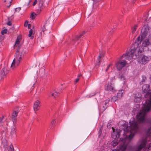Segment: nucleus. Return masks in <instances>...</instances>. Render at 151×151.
Masks as SVG:
<instances>
[{"mask_svg": "<svg viewBox=\"0 0 151 151\" xmlns=\"http://www.w3.org/2000/svg\"><path fill=\"white\" fill-rule=\"evenodd\" d=\"M51 96H54H54H55L54 95V93H52V94H51Z\"/></svg>", "mask_w": 151, "mask_h": 151, "instance_id": "obj_45", "label": "nucleus"}, {"mask_svg": "<svg viewBox=\"0 0 151 151\" xmlns=\"http://www.w3.org/2000/svg\"><path fill=\"white\" fill-rule=\"evenodd\" d=\"M79 78H77L76 79H75V83H77L78 81H79Z\"/></svg>", "mask_w": 151, "mask_h": 151, "instance_id": "obj_37", "label": "nucleus"}, {"mask_svg": "<svg viewBox=\"0 0 151 151\" xmlns=\"http://www.w3.org/2000/svg\"><path fill=\"white\" fill-rule=\"evenodd\" d=\"M37 0H35V1L33 4V6L35 5V4H37Z\"/></svg>", "mask_w": 151, "mask_h": 151, "instance_id": "obj_41", "label": "nucleus"}, {"mask_svg": "<svg viewBox=\"0 0 151 151\" xmlns=\"http://www.w3.org/2000/svg\"><path fill=\"white\" fill-rule=\"evenodd\" d=\"M85 32L84 31H83L82 33L79 35L76 36L74 38L72 39V43L73 45H77L78 44L79 42H78L79 39L81 37L85 34Z\"/></svg>", "mask_w": 151, "mask_h": 151, "instance_id": "obj_7", "label": "nucleus"}, {"mask_svg": "<svg viewBox=\"0 0 151 151\" xmlns=\"http://www.w3.org/2000/svg\"><path fill=\"white\" fill-rule=\"evenodd\" d=\"M28 23V21L27 20H26L24 23V26L25 27H27Z\"/></svg>", "mask_w": 151, "mask_h": 151, "instance_id": "obj_35", "label": "nucleus"}, {"mask_svg": "<svg viewBox=\"0 0 151 151\" xmlns=\"http://www.w3.org/2000/svg\"><path fill=\"white\" fill-rule=\"evenodd\" d=\"M113 86V85L111 83H109L106 85L105 88V90L114 92L115 91V90L114 87Z\"/></svg>", "mask_w": 151, "mask_h": 151, "instance_id": "obj_10", "label": "nucleus"}, {"mask_svg": "<svg viewBox=\"0 0 151 151\" xmlns=\"http://www.w3.org/2000/svg\"><path fill=\"white\" fill-rule=\"evenodd\" d=\"M54 93L55 95L54 96V97L55 98V96H58L60 94L59 92H57L55 91H54Z\"/></svg>", "mask_w": 151, "mask_h": 151, "instance_id": "obj_32", "label": "nucleus"}, {"mask_svg": "<svg viewBox=\"0 0 151 151\" xmlns=\"http://www.w3.org/2000/svg\"><path fill=\"white\" fill-rule=\"evenodd\" d=\"M7 24L9 26H11L12 25V23L11 22L9 21L7 23Z\"/></svg>", "mask_w": 151, "mask_h": 151, "instance_id": "obj_38", "label": "nucleus"}, {"mask_svg": "<svg viewBox=\"0 0 151 151\" xmlns=\"http://www.w3.org/2000/svg\"><path fill=\"white\" fill-rule=\"evenodd\" d=\"M150 85H144L142 87V90L143 93H145V97H149L143 104L144 108L141 110L137 116V120L134 121L132 119L129 122L130 124L129 127L127 124H124L122 129L124 131L123 138L120 139L121 144L117 148H127L129 146V143L132 139L134 134L142 126L143 123L147 122L145 117L147 113L151 109V90L150 91Z\"/></svg>", "mask_w": 151, "mask_h": 151, "instance_id": "obj_1", "label": "nucleus"}, {"mask_svg": "<svg viewBox=\"0 0 151 151\" xmlns=\"http://www.w3.org/2000/svg\"><path fill=\"white\" fill-rule=\"evenodd\" d=\"M116 139L114 140L111 143V145L113 146H115L117 145L118 143Z\"/></svg>", "mask_w": 151, "mask_h": 151, "instance_id": "obj_22", "label": "nucleus"}, {"mask_svg": "<svg viewBox=\"0 0 151 151\" xmlns=\"http://www.w3.org/2000/svg\"><path fill=\"white\" fill-rule=\"evenodd\" d=\"M40 106V102L38 100H36L34 103L33 105V109L35 112L38 111Z\"/></svg>", "mask_w": 151, "mask_h": 151, "instance_id": "obj_11", "label": "nucleus"}, {"mask_svg": "<svg viewBox=\"0 0 151 151\" xmlns=\"http://www.w3.org/2000/svg\"><path fill=\"white\" fill-rule=\"evenodd\" d=\"M142 78V81L141 82V83H142V84H143V83L144 82H145V81L146 80V78L145 76H143Z\"/></svg>", "mask_w": 151, "mask_h": 151, "instance_id": "obj_30", "label": "nucleus"}, {"mask_svg": "<svg viewBox=\"0 0 151 151\" xmlns=\"http://www.w3.org/2000/svg\"><path fill=\"white\" fill-rule=\"evenodd\" d=\"M21 39L20 37H18L17 38V39L15 42V43L14 46V48H15L16 47H17V45H19Z\"/></svg>", "mask_w": 151, "mask_h": 151, "instance_id": "obj_18", "label": "nucleus"}, {"mask_svg": "<svg viewBox=\"0 0 151 151\" xmlns=\"http://www.w3.org/2000/svg\"><path fill=\"white\" fill-rule=\"evenodd\" d=\"M12 0H5L4 2L6 3V5L7 7H9L11 5Z\"/></svg>", "mask_w": 151, "mask_h": 151, "instance_id": "obj_19", "label": "nucleus"}, {"mask_svg": "<svg viewBox=\"0 0 151 151\" xmlns=\"http://www.w3.org/2000/svg\"><path fill=\"white\" fill-rule=\"evenodd\" d=\"M104 52H102L101 53H100L99 55V56L98 58V62L99 63L101 62L100 59L102 57H104Z\"/></svg>", "mask_w": 151, "mask_h": 151, "instance_id": "obj_21", "label": "nucleus"}, {"mask_svg": "<svg viewBox=\"0 0 151 151\" xmlns=\"http://www.w3.org/2000/svg\"><path fill=\"white\" fill-rule=\"evenodd\" d=\"M136 1V0H133V3H134L135 2V1Z\"/></svg>", "mask_w": 151, "mask_h": 151, "instance_id": "obj_47", "label": "nucleus"}, {"mask_svg": "<svg viewBox=\"0 0 151 151\" xmlns=\"http://www.w3.org/2000/svg\"><path fill=\"white\" fill-rule=\"evenodd\" d=\"M33 31L32 29H31L29 32V34L28 36L29 37H31V39H32L34 37L33 36H32V34Z\"/></svg>", "mask_w": 151, "mask_h": 151, "instance_id": "obj_24", "label": "nucleus"}, {"mask_svg": "<svg viewBox=\"0 0 151 151\" xmlns=\"http://www.w3.org/2000/svg\"><path fill=\"white\" fill-rule=\"evenodd\" d=\"M124 91L123 90H122L119 91L117 93V98H118L119 99H120L121 98H122Z\"/></svg>", "mask_w": 151, "mask_h": 151, "instance_id": "obj_16", "label": "nucleus"}, {"mask_svg": "<svg viewBox=\"0 0 151 151\" xmlns=\"http://www.w3.org/2000/svg\"><path fill=\"white\" fill-rule=\"evenodd\" d=\"M145 151H151V143L147 146L145 149Z\"/></svg>", "mask_w": 151, "mask_h": 151, "instance_id": "obj_20", "label": "nucleus"}, {"mask_svg": "<svg viewBox=\"0 0 151 151\" xmlns=\"http://www.w3.org/2000/svg\"><path fill=\"white\" fill-rule=\"evenodd\" d=\"M134 101L136 102H139L141 99V95L139 93H136L135 94Z\"/></svg>", "mask_w": 151, "mask_h": 151, "instance_id": "obj_12", "label": "nucleus"}, {"mask_svg": "<svg viewBox=\"0 0 151 151\" xmlns=\"http://www.w3.org/2000/svg\"><path fill=\"white\" fill-rule=\"evenodd\" d=\"M31 27V24H29L28 25V27L29 29H30Z\"/></svg>", "mask_w": 151, "mask_h": 151, "instance_id": "obj_43", "label": "nucleus"}, {"mask_svg": "<svg viewBox=\"0 0 151 151\" xmlns=\"http://www.w3.org/2000/svg\"><path fill=\"white\" fill-rule=\"evenodd\" d=\"M101 129H100L99 130V136H100L101 135Z\"/></svg>", "mask_w": 151, "mask_h": 151, "instance_id": "obj_42", "label": "nucleus"}, {"mask_svg": "<svg viewBox=\"0 0 151 151\" xmlns=\"http://www.w3.org/2000/svg\"><path fill=\"white\" fill-rule=\"evenodd\" d=\"M148 30L146 27L142 28L141 30V35L137 38L134 44L132 45L129 51L123 54L120 59L124 58L129 60L133 58L134 54L136 56H139L143 51L144 47L151 45V35H150L147 39L144 40L147 35Z\"/></svg>", "mask_w": 151, "mask_h": 151, "instance_id": "obj_2", "label": "nucleus"}, {"mask_svg": "<svg viewBox=\"0 0 151 151\" xmlns=\"http://www.w3.org/2000/svg\"><path fill=\"white\" fill-rule=\"evenodd\" d=\"M102 105H103L101 103L100 104L99 106V110L101 112H103L106 109V107L105 106L104 107V106H103Z\"/></svg>", "mask_w": 151, "mask_h": 151, "instance_id": "obj_17", "label": "nucleus"}, {"mask_svg": "<svg viewBox=\"0 0 151 151\" xmlns=\"http://www.w3.org/2000/svg\"><path fill=\"white\" fill-rule=\"evenodd\" d=\"M82 76V75L81 74H78V78H79V77H80V76Z\"/></svg>", "mask_w": 151, "mask_h": 151, "instance_id": "obj_44", "label": "nucleus"}, {"mask_svg": "<svg viewBox=\"0 0 151 151\" xmlns=\"http://www.w3.org/2000/svg\"><path fill=\"white\" fill-rule=\"evenodd\" d=\"M120 78H121V80L123 81L125 80V78L123 76V75L121 76V77H120Z\"/></svg>", "mask_w": 151, "mask_h": 151, "instance_id": "obj_34", "label": "nucleus"}, {"mask_svg": "<svg viewBox=\"0 0 151 151\" xmlns=\"http://www.w3.org/2000/svg\"><path fill=\"white\" fill-rule=\"evenodd\" d=\"M20 9L21 8L20 7L16 8L15 9V12H19L20 11Z\"/></svg>", "mask_w": 151, "mask_h": 151, "instance_id": "obj_33", "label": "nucleus"}, {"mask_svg": "<svg viewBox=\"0 0 151 151\" xmlns=\"http://www.w3.org/2000/svg\"><path fill=\"white\" fill-rule=\"evenodd\" d=\"M113 132L111 134V137L114 139L118 138L120 136L121 131L120 129H117L116 131L113 129Z\"/></svg>", "mask_w": 151, "mask_h": 151, "instance_id": "obj_8", "label": "nucleus"}, {"mask_svg": "<svg viewBox=\"0 0 151 151\" xmlns=\"http://www.w3.org/2000/svg\"><path fill=\"white\" fill-rule=\"evenodd\" d=\"M45 30H46V29H45V25H44L42 28V31L43 32H44V31H45Z\"/></svg>", "mask_w": 151, "mask_h": 151, "instance_id": "obj_39", "label": "nucleus"}, {"mask_svg": "<svg viewBox=\"0 0 151 151\" xmlns=\"http://www.w3.org/2000/svg\"><path fill=\"white\" fill-rule=\"evenodd\" d=\"M112 65V64H109V66H108V67H107V68L106 69V72H107V71L108 70V69H109V67H110Z\"/></svg>", "mask_w": 151, "mask_h": 151, "instance_id": "obj_36", "label": "nucleus"}, {"mask_svg": "<svg viewBox=\"0 0 151 151\" xmlns=\"http://www.w3.org/2000/svg\"><path fill=\"white\" fill-rule=\"evenodd\" d=\"M42 0H38L39 2H40V4L39 5L40 6V4H41V6L42 5L43 3L42 2Z\"/></svg>", "mask_w": 151, "mask_h": 151, "instance_id": "obj_40", "label": "nucleus"}, {"mask_svg": "<svg viewBox=\"0 0 151 151\" xmlns=\"http://www.w3.org/2000/svg\"><path fill=\"white\" fill-rule=\"evenodd\" d=\"M119 99L117 98V96H113L111 99V101L112 102H115L116 101V100Z\"/></svg>", "mask_w": 151, "mask_h": 151, "instance_id": "obj_27", "label": "nucleus"}, {"mask_svg": "<svg viewBox=\"0 0 151 151\" xmlns=\"http://www.w3.org/2000/svg\"><path fill=\"white\" fill-rule=\"evenodd\" d=\"M36 16V14L35 13H32L31 14V17H32V19H35V18Z\"/></svg>", "mask_w": 151, "mask_h": 151, "instance_id": "obj_28", "label": "nucleus"}, {"mask_svg": "<svg viewBox=\"0 0 151 151\" xmlns=\"http://www.w3.org/2000/svg\"><path fill=\"white\" fill-rule=\"evenodd\" d=\"M138 27V25L136 24L134 25V27L132 28V32L134 33H135V32L137 28Z\"/></svg>", "mask_w": 151, "mask_h": 151, "instance_id": "obj_25", "label": "nucleus"}, {"mask_svg": "<svg viewBox=\"0 0 151 151\" xmlns=\"http://www.w3.org/2000/svg\"><path fill=\"white\" fill-rule=\"evenodd\" d=\"M149 60V58L147 56L143 55L139 59V61L142 64H145Z\"/></svg>", "mask_w": 151, "mask_h": 151, "instance_id": "obj_9", "label": "nucleus"}, {"mask_svg": "<svg viewBox=\"0 0 151 151\" xmlns=\"http://www.w3.org/2000/svg\"><path fill=\"white\" fill-rule=\"evenodd\" d=\"M18 112L16 111H14L12 114V119L13 122H16L17 119V117L18 114Z\"/></svg>", "mask_w": 151, "mask_h": 151, "instance_id": "obj_13", "label": "nucleus"}, {"mask_svg": "<svg viewBox=\"0 0 151 151\" xmlns=\"http://www.w3.org/2000/svg\"><path fill=\"white\" fill-rule=\"evenodd\" d=\"M56 122L55 119H53L51 122V124L52 125L51 128H53L55 126V123Z\"/></svg>", "mask_w": 151, "mask_h": 151, "instance_id": "obj_26", "label": "nucleus"}, {"mask_svg": "<svg viewBox=\"0 0 151 151\" xmlns=\"http://www.w3.org/2000/svg\"><path fill=\"white\" fill-rule=\"evenodd\" d=\"M26 53V49L21 45L18 46L17 51L16 52V56L22 59Z\"/></svg>", "mask_w": 151, "mask_h": 151, "instance_id": "obj_4", "label": "nucleus"}, {"mask_svg": "<svg viewBox=\"0 0 151 151\" xmlns=\"http://www.w3.org/2000/svg\"><path fill=\"white\" fill-rule=\"evenodd\" d=\"M108 101H102L101 103L102 104H103V105H102L104 107L105 106L106 107V109L107 108V104H108Z\"/></svg>", "mask_w": 151, "mask_h": 151, "instance_id": "obj_23", "label": "nucleus"}, {"mask_svg": "<svg viewBox=\"0 0 151 151\" xmlns=\"http://www.w3.org/2000/svg\"><path fill=\"white\" fill-rule=\"evenodd\" d=\"M13 18H14V17H13V15H12V16H11V17H10V18H11V19H12Z\"/></svg>", "mask_w": 151, "mask_h": 151, "instance_id": "obj_46", "label": "nucleus"}, {"mask_svg": "<svg viewBox=\"0 0 151 151\" xmlns=\"http://www.w3.org/2000/svg\"><path fill=\"white\" fill-rule=\"evenodd\" d=\"M7 32V30L6 29H5L3 30L1 32V33L2 35H4V34L6 33Z\"/></svg>", "mask_w": 151, "mask_h": 151, "instance_id": "obj_29", "label": "nucleus"}, {"mask_svg": "<svg viewBox=\"0 0 151 151\" xmlns=\"http://www.w3.org/2000/svg\"><path fill=\"white\" fill-rule=\"evenodd\" d=\"M147 133L149 135V136L144 137L139 141L138 142L139 145L137 148L136 151H140L143 148L145 147L147 143L150 140L151 127L148 129Z\"/></svg>", "mask_w": 151, "mask_h": 151, "instance_id": "obj_3", "label": "nucleus"}, {"mask_svg": "<svg viewBox=\"0 0 151 151\" xmlns=\"http://www.w3.org/2000/svg\"><path fill=\"white\" fill-rule=\"evenodd\" d=\"M14 150V149L13 148V146H10L9 149L8 150V151H13Z\"/></svg>", "mask_w": 151, "mask_h": 151, "instance_id": "obj_31", "label": "nucleus"}, {"mask_svg": "<svg viewBox=\"0 0 151 151\" xmlns=\"http://www.w3.org/2000/svg\"><path fill=\"white\" fill-rule=\"evenodd\" d=\"M16 127L14 126H13L11 127L10 134L12 136L16 132Z\"/></svg>", "mask_w": 151, "mask_h": 151, "instance_id": "obj_15", "label": "nucleus"}, {"mask_svg": "<svg viewBox=\"0 0 151 151\" xmlns=\"http://www.w3.org/2000/svg\"><path fill=\"white\" fill-rule=\"evenodd\" d=\"M30 1H29V3H28V5L29 4V3H30Z\"/></svg>", "mask_w": 151, "mask_h": 151, "instance_id": "obj_48", "label": "nucleus"}, {"mask_svg": "<svg viewBox=\"0 0 151 151\" xmlns=\"http://www.w3.org/2000/svg\"><path fill=\"white\" fill-rule=\"evenodd\" d=\"M22 60V59L16 56L11 65V67L12 69H13L17 68Z\"/></svg>", "mask_w": 151, "mask_h": 151, "instance_id": "obj_5", "label": "nucleus"}, {"mask_svg": "<svg viewBox=\"0 0 151 151\" xmlns=\"http://www.w3.org/2000/svg\"><path fill=\"white\" fill-rule=\"evenodd\" d=\"M127 62L125 60H122L116 63L115 66L119 70H121L127 64Z\"/></svg>", "mask_w": 151, "mask_h": 151, "instance_id": "obj_6", "label": "nucleus"}, {"mask_svg": "<svg viewBox=\"0 0 151 151\" xmlns=\"http://www.w3.org/2000/svg\"><path fill=\"white\" fill-rule=\"evenodd\" d=\"M0 74L2 76H5L7 74L6 69L5 67L3 68L2 69L0 72Z\"/></svg>", "mask_w": 151, "mask_h": 151, "instance_id": "obj_14", "label": "nucleus"}]
</instances>
